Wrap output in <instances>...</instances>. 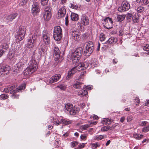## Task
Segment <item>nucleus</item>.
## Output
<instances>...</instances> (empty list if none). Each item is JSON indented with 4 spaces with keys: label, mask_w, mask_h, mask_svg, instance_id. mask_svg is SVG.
Returning a JSON list of instances; mask_svg holds the SVG:
<instances>
[{
    "label": "nucleus",
    "mask_w": 149,
    "mask_h": 149,
    "mask_svg": "<svg viewBox=\"0 0 149 149\" xmlns=\"http://www.w3.org/2000/svg\"><path fill=\"white\" fill-rule=\"evenodd\" d=\"M83 52L82 48L80 47L77 48L73 52L70 54L73 63H75L79 61Z\"/></svg>",
    "instance_id": "f257e3e1"
},
{
    "label": "nucleus",
    "mask_w": 149,
    "mask_h": 149,
    "mask_svg": "<svg viewBox=\"0 0 149 149\" xmlns=\"http://www.w3.org/2000/svg\"><path fill=\"white\" fill-rule=\"evenodd\" d=\"M62 30L59 26L54 27L53 33V37L56 41H59L61 38L62 36Z\"/></svg>",
    "instance_id": "f03ea898"
},
{
    "label": "nucleus",
    "mask_w": 149,
    "mask_h": 149,
    "mask_svg": "<svg viewBox=\"0 0 149 149\" xmlns=\"http://www.w3.org/2000/svg\"><path fill=\"white\" fill-rule=\"evenodd\" d=\"M16 38L19 41H21L24 38L26 33V28L25 26H19Z\"/></svg>",
    "instance_id": "7ed1b4c3"
},
{
    "label": "nucleus",
    "mask_w": 149,
    "mask_h": 149,
    "mask_svg": "<svg viewBox=\"0 0 149 149\" xmlns=\"http://www.w3.org/2000/svg\"><path fill=\"white\" fill-rule=\"evenodd\" d=\"M94 50V45L92 41H89L88 42L86 47V50L84 51L85 55L89 56L93 52Z\"/></svg>",
    "instance_id": "20e7f679"
},
{
    "label": "nucleus",
    "mask_w": 149,
    "mask_h": 149,
    "mask_svg": "<svg viewBox=\"0 0 149 149\" xmlns=\"http://www.w3.org/2000/svg\"><path fill=\"white\" fill-rule=\"evenodd\" d=\"M33 1L31 8V12L34 15H36L40 11V8L38 3L35 1L36 0H31Z\"/></svg>",
    "instance_id": "39448f33"
},
{
    "label": "nucleus",
    "mask_w": 149,
    "mask_h": 149,
    "mask_svg": "<svg viewBox=\"0 0 149 149\" xmlns=\"http://www.w3.org/2000/svg\"><path fill=\"white\" fill-rule=\"evenodd\" d=\"M130 4L126 1L122 2L121 6L118 8V10L120 12H123L129 10L130 8Z\"/></svg>",
    "instance_id": "423d86ee"
},
{
    "label": "nucleus",
    "mask_w": 149,
    "mask_h": 149,
    "mask_svg": "<svg viewBox=\"0 0 149 149\" xmlns=\"http://www.w3.org/2000/svg\"><path fill=\"white\" fill-rule=\"evenodd\" d=\"M10 67L8 65H1L0 67V74L1 75L8 74L10 71Z\"/></svg>",
    "instance_id": "0eeeda50"
},
{
    "label": "nucleus",
    "mask_w": 149,
    "mask_h": 149,
    "mask_svg": "<svg viewBox=\"0 0 149 149\" xmlns=\"http://www.w3.org/2000/svg\"><path fill=\"white\" fill-rule=\"evenodd\" d=\"M93 61H91L90 63L89 61L88 60L84 61L83 63L81 64L80 66H79V67H83L85 69L87 68L89 66V64L91 65V67H95L97 66V64H96V62L95 61L94 62L93 60Z\"/></svg>",
    "instance_id": "6e6552de"
},
{
    "label": "nucleus",
    "mask_w": 149,
    "mask_h": 149,
    "mask_svg": "<svg viewBox=\"0 0 149 149\" xmlns=\"http://www.w3.org/2000/svg\"><path fill=\"white\" fill-rule=\"evenodd\" d=\"M47 46L45 45L44 44H42L40 47L38 49L37 52H36V54H38V56H41L43 55L44 53L47 51ZM36 51H34L33 52V54H36Z\"/></svg>",
    "instance_id": "1a4fd4ad"
},
{
    "label": "nucleus",
    "mask_w": 149,
    "mask_h": 149,
    "mask_svg": "<svg viewBox=\"0 0 149 149\" xmlns=\"http://www.w3.org/2000/svg\"><path fill=\"white\" fill-rule=\"evenodd\" d=\"M104 21L105 22V27L108 29H110L113 28V21L111 18L107 17L104 19Z\"/></svg>",
    "instance_id": "9d476101"
},
{
    "label": "nucleus",
    "mask_w": 149,
    "mask_h": 149,
    "mask_svg": "<svg viewBox=\"0 0 149 149\" xmlns=\"http://www.w3.org/2000/svg\"><path fill=\"white\" fill-rule=\"evenodd\" d=\"M89 22V19L88 17L85 15H83L81 18L80 24L83 26L88 25Z\"/></svg>",
    "instance_id": "9b49d317"
},
{
    "label": "nucleus",
    "mask_w": 149,
    "mask_h": 149,
    "mask_svg": "<svg viewBox=\"0 0 149 149\" xmlns=\"http://www.w3.org/2000/svg\"><path fill=\"white\" fill-rule=\"evenodd\" d=\"M42 38L44 42L46 45H49L50 43L49 34L46 31H43L42 34Z\"/></svg>",
    "instance_id": "f8f14e48"
},
{
    "label": "nucleus",
    "mask_w": 149,
    "mask_h": 149,
    "mask_svg": "<svg viewBox=\"0 0 149 149\" xmlns=\"http://www.w3.org/2000/svg\"><path fill=\"white\" fill-rule=\"evenodd\" d=\"M37 36H32L31 37H30L28 40V45L30 47H33L35 45Z\"/></svg>",
    "instance_id": "ddd939ff"
},
{
    "label": "nucleus",
    "mask_w": 149,
    "mask_h": 149,
    "mask_svg": "<svg viewBox=\"0 0 149 149\" xmlns=\"http://www.w3.org/2000/svg\"><path fill=\"white\" fill-rule=\"evenodd\" d=\"M54 57L56 61L58 60L60 58L61 52L57 47H55L54 49Z\"/></svg>",
    "instance_id": "4468645a"
},
{
    "label": "nucleus",
    "mask_w": 149,
    "mask_h": 149,
    "mask_svg": "<svg viewBox=\"0 0 149 149\" xmlns=\"http://www.w3.org/2000/svg\"><path fill=\"white\" fill-rule=\"evenodd\" d=\"M15 88V86H12L9 88V90L10 91L13 90L10 93L12 94L11 97L13 99H18L19 97V95L16 94V93L18 92L17 91V90H13V89Z\"/></svg>",
    "instance_id": "2eb2a0df"
},
{
    "label": "nucleus",
    "mask_w": 149,
    "mask_h": 149,
    "mask_svg": "<svg viewBox=\"0 0 149 149\" xmlns=\"http://www.w3.org/2000/svg\"><path fill=\"white\" fill-rule=\"evenodd\" d=\"M61 75L60 74H56L52 76L49 79V82L52 84L58 81L61 78Z\"/></svg>",
    "instance_id": "dca6fc26"
},
{
    "label": "nucleus",
    "mask_w": 149,
    "mask_h": 149,
    "mask_svg": "<svg viewBox=\"0 0 149 149\" xmlns=\"http://www.w3.org/2000/svg\"><path fill=\"white\" fill-rule=\"evenodd\" d=\"M29 66L31 68H32L33 70H36L37 69L38 67L37 63L35 60H31L29 62Z\"/></svg>",
    "instance_id": "f3484780"
},
{
    "label": "nucleus",
    "mask_w": 149,
    "mask_h": 149,
    "mask_svg": "<svg viewBox=\"0 0 149 149\" xmlns=\"http://www.w3.org/2000/svg\"><path fill=\"white\" fill-rule=\"evenodd\" d=\"M79 33V32L75 31H72L71 33V35L72 38L75 41H78L80 39V38L78 34Z\"/></svg>",
    "instance_id": "a211bd4d"
},
{
    "label": "nucleus",
    "mask_w": 149,
    "mask_h": 149,
    "mask_svg": "<svg viewBox=\"0 0 149 149\" xmlns=\"http://www.w3.org/2000/svg\"><path fill=\"white\" fill-rule=\"evenodd\" d=\"M35 71V70H33L32 68H31L29 66L24 70V74L25 75L29 76Z\"/></svg>",
    "instance_id": "6ab92c4d"
},
{
    "label": "nucleus",
    "mask_w": 149,
    "mask_h": 149,
    "mask_svg": "<svg viewBox=\"0 0 149 149\" xmlns=\"http://www.w3.org/2000/svg\"><path fill=\"white\" fill-rule=\"evenodd\" d=\"M66 14V10L65 8L62 7L59 9L58 11V17L60 18L64 17Z\"/></svg>",
    "instance_id": "aec40b11"
},
{
    "label": "nucleus",
    "mask_w": 149,
    "mask_h": 149,
    "mask_svg": "<svg viewBox=\"0 0 149 149\" xmlns=\"http://www.w3.org/2000/svg\"><path fill=\"white\" fill-rule=\"evenodd\" d=\"M18 14L17 13H15L13 14H12L10 15H8L6 18V20L7 22H9L12 21L13 19L17 16Z\"/></svg>",
    "instance_id": "412c9836"
},
{
    "label": "nucleus",
    "mask_w": 149,
    "mask_h": 149,
    "mask_svg": "<svg viewBox=\"0 0 149 149\" xmlns=\"http://www.w3.org/2000/svg\"><path fill=\"white\" fill-rule=\"evenodd\" d=\"M52 13L44 12L43 18L45 21H49L51 18Z\"/></svg>",
    "instance_id": "4be33fe9"
},
{
    "label": "nucleus",
    "mask_w": 149,
    "mask_h": 149,
    "mask_svg": "<svg viewBox=\"0 0 149 149\" xmlns=\"http://www.w3.org/2000/svg\"><path fill=\"white\" fill-rule=\"evenodd\" d=\"M70 17L71 19L73 21H77L79 19V15L74 13H72L71 14Z\"/></svg>",
    "instance_id": "5701e85b"
},
{
    "label": "nucleus",
    "mask_w": 149,
    "mask_h": 149,
    "mask_svg": "<svg viewBox=\"0 0 149 149\" xmlns=\"http://www.w3.org/2000/svg\"><path fill=\"white\" fill-rule=\"evenodd\" d=\"M80 110V109L79 108L73 107L72 108L71 110L70 111V113L71 115H74L76 113L79 112Z\"/></svg>",
    "instance_id": "b1692460"
},
{
    "label": "nucleus",
    "mask_w": 149,
    "mask_h": 149,
    "mask_svg": "<svg viewBox=\"0 0 149 149\" xmlns=\"http://www.w3.org/2000/svg\"><path fill=\"white\" fill-rule=\"evenodd\" d=\"M117 42V39L112 37L110 38L106 42V43L107 44H111L113 42L116 43Z\"/></svg>",
    "instance_id": "393cba45"
},
{
    "label": "nucleus",
    "mask_w": 149,
    "mask_h": 149,
    "mask_svg": "<svg viewBox=\"0 0 149 149\" xmlns=\"http://www.w3.org/2000/svg\"><path fill=\"white\" fill-rule=\"evenodd\" d=\"M61 123L62 124H64L65 125L71 124L72 123V121L69 120H66L63 118L60 120Z\"/></svg>",
    "instance_id": "a878e982"
},
{
    "label": "nucleus",
    "mask_w": 149,
    "mask_h": 149,
    "mask_svg": "<svg viewBox=\"0 0 149 149\" xmlns=\"http://www.w3.org/2000/svg\"><path fill=\"white\" fill-rule=\"evenodd\" d=\"M24 65V64L21 62H19L15 65V67L18 68L19 70H20L21 71L23 69Z\"/></svg>",
    "instance_id": "bb28decb"
},
{
    "label": "nucleus",
    "mask_w": 149,
    "mask_h": 149,
    "mask_svg": "<svg viewBox=\"0 0 149 149\" xmlns=\"http://www.w3.org/2000/svg\"><path fill=\"white\" fill-rule=\"evenodd\" d=\"M8 45L5 43L1 44L0 46V49H2L3 51H5V52L8 49Z\"/></svg>",
    "instance_id": "cd10ccee"
},
{
    "label": "nucleus",
    "mask_w": 149,
    "mask_h": 149,
    "mask_svg": "<svg viewBox=\"0 0 149 149\" xmlns=\"http://www.w3.org/2000/svg\"><path fill=\"white\" fill-rule=\"evenodd\" d=\"M125 17V15H117V21L120 22L124 20Z\"/></svg>",
    "instance_id": "c85d7f7f"
},
{
    "label": "nucleus",
    "mask_w": 149,
    "mask_h": 149,
    "mask_svg": "<svg viewBox=\"0 0 149 149\" xmlns=\"http://www.w3.org/2000/svg\"><path fill=\"white\" fill-rule=\"evenodd\" d=\"M87 94L88 92L87 91L84 90H81L78 93V95L81 97L85 96Z\"/></svg>",
    "instance_id": "c756f323"
},
{
    "label": "nucleus",
    "mask_w": 149,
    "mask_h": 149,
    "mask_svg": "<svg viewBox=\"0 0 149 149\" xmlns=\"http://www.w3.org/2000/svg\"><path fill=\"white\" fill-rule=\"evenodd\" d=\"M138 3H141L146 5L148 4V6L149 8V0H136Z\"/></svg>",
    "instance_id": "7c9ffc66"
},
{
    "label": "nucleus",
    "mask_w": 149,
    "mask_h": 149,
    "mask_svg": "<svg viewBox=\"0 0 149 149\" xmlns=\"http://www.w3.org/2000/svg\"><path fill=\"white\" fill-rule=\"evenodd\" d=\"M73 107V106L72 104L70 103H68L66 104L65 106V107L66 109L70 112L71 110Z\"/></svg>",
    "instance_id": "2f4dec72"
},
{
    "label": "nucleus",
    "mask_w": 149,
    "mask_h": 149,
    "mask_svg": "<svg viewBox=\"0 0 149 149\" xmlns=\"http://www.w3.org/2000/svg\"><path fill=\"white\" fill-rule=\"evenodd\" d=\"M81 84H82L81 83L77 81L76 83L73 85V86L74 88L76 89H80Z\"/></svg>",
    "instance_id": "473e14b6"
},
{
    "label": "nucleus",
    "mask_w": 149,
    "mask_h": 149,
    "mask_svg": "<svg viewBox=\"0 0 149 149\" xmlns=\"http://www.w3.org/2000/svg\"><path fill=\"white\" fill-rule=\"evenodd\" d=\"M26 87V84H21L17 88L15 89V90H17V91L19 92L22 90L24 89Z\"/></svg>",
    "instance_id": "72a5a7b5"
},
{
    "label": "nucleus",
    "mask_w": 149,
    "mask_h": 149,
    "mask_svg": "<svg viewBox=\"0 0 149 149\" xmlns=\"http://www.w3.org/2000/svg\"><path fill=\"white\" fill-rule=\"evenodd\" d=\"M139 19L138 16L136 15H134L132 17V21L134 23H137L139 22Z\"/></svg>",
    "instance_id": "f704fd0d"
},
{
    "label": "nucleus",
    "mask_w": 149,
    "mask_h": 149,
    "mask_svg": "<svg viewBox=\"0 0 149 149\" xmlns=\"http://www.w3.org/2000/svg\"><path fill=\"white\" fill-rule=\"evenodd\" d=\"M52 8L50 7L47 6L45 8L44 12L52 13Z\"/></svg>",
    "instance_id": "c9c22d12"
},
{
    "label": "nucleus",
    "mask_w": 149,
    "mask_h": 149,
    "mask_svg": "<svg viewBox=\"0 0 149 149\" xmlns=\"http://www.w3.org/2000/svg\"><path fill=\"white\" fill-rule=\"evenodd\" d=\"M28 0H22L19 3V6H23L26 5L27 3Z\"/></svg>",
    "instance_id": "e433bc0d"
},
{
    "label": "nucleus",
    "mask_w": 149,
    "mask_h": 149,
    "mask_svg": "<svg viewBox=\"0 0 149 149\" xmlns=\"http://www.w3.org/2000/svg\"><path fill=\"white\" fill-rule=\"evenodd\" d=\"M8 97V95L7 94H2L0 96V98L2 99L3 100L7 99Z\"/></svg>",
    "instance_id": "4c0bfd02"
},
{
    "label": "nucleus",
    "mask_w": 149,
    "mask_h": 149,
    "mask_svg": "<svg viewBox=\"0 0 149 149\" xmlns=\"http://www.w3.org/2000/svg\"><path fill=\"white\" fill-rule=\"evenodd\" d=\"M100 146V144L98 143H93L92 144V148L95 149L97 147H99Z\"/></svg>",
    "instance_id": "58836bf2"
},
{
    "label": "nucleus",
    "mask_w": 149,
    "mask_h": 149,
    "mask_svg": "<svg viewBox=\"0 0 149 149\" xmlns=\"http://www.w3.org/2000/svg\"><path fill=\"white\" fill-rule=\"evenodd\" d=\"M145 8L142 6H139L137 9V11L138 13H141L144 10Z\"/></svg>",
    "instance_id": "ea45409f"
},
{
    "label": "nucleus",
    "mask_w": 149,
    "mask_h": 149,
    "mask_svg": "<svg viewBox=\"0 0 149 149\" xmlns=\"http://www.w3.org/2000/svg\"><path fill=\"white\" fill-rule=\"evenodd\" d=\"M103 137V136L102 135H100L98 136H96L94 137V139L97 140H100L102 139Z\"/></svg>",
    "instance_id": "a19ab883"
},
{
    "label": "nucleus",
    "mask_w": 149,
    "mask_h": 149,
    "mask_svg": "<svg viewBox=\"0 0 149 149\" xmlns=\"http://www.w3.org/2000/svg\"><path fill=\"white\" fill-rule=\"evenodd\" d=\"M86 72L84 71H83L81 72V74L79 77V79H81L83 78L84 77V74H86Z\"/></svg>",
    "instance_id": "79ce46f5"
},
{
    "label": "nucleus",
    "mask_w": 149,
    "mask_h": 149,
    "mask_svg": "<svg viewBox=\"0 0 149 149\" xmlns=\"http://www.w3.org/2000/svg\"><path fill=\"white\" fill-rule=\"evenodd\" d=\"M77 70H78L77 67H75L73 68L70 71L72 73V74H73L77 72Z\"/></svg>",
    "instance_id": "37998d69"
},
{
    "label": "nucleus",
    "mask_w": 149,
    "mask_h": 149,
    "mask_svg": "<svg viewBox=\"0 0 149 149\" xmlns=\"http://www.w3.org/2000/svg\"><path fill=\"white\" fill-rule=\"evenodd\" d=\"M73 74L70 71H69L68 72V75L66 77V79H69L70 78L72 75Z\"/></svg>",
    "instance_id": "c03bdc74"
},
{
    "label": "nucleus",
    "mask_w": 149,
    "mask_h": 149,
    "mask_svg": "<svg viewBox=\"0 0 149 149\" xmlns=\"http://www.w3.org/2000/svg\"><path fill=\"white\" fill-rule=\"evenodd\" d=\"M133 15L132 14L128 13L126 15V18L127 19L131 20V19ZM130 21V20H129Z\"/></svg>",
    "instance_id": "a18cd8bd"
},
{
    "label": "nucleus",
    "mask_w": 149,
    "mask_h": 149,
    "mask_svg": "<svg viewBox=\"0 0 149 149\" xmlns=\"http://www.w3.org/2000/svg\"><path fill=\"white\" fill-rule=\"evenodd\" d=\"M134 102L136 104V105H138L140 101L138 97H136L134 99Z\"/></svg>",
    "instance_id": "49530a36"
},
{
    "label": "nucleus",
    "mask_w": 149,
    "mask_h": 149,
    "mask_svg": "<svg viewBox=\"0 0 149 149\" xmlns=\"http://www.w3.org/2000/svg\"><path fill=\"white\" fill-rule=\"evenodd\" d=\"M105 39L104 35L103 33H101L100 36V40L102 41L104 40Z\"/></svg>",
    "instance_id": "de8ad7c7"
},
{
    "label": "nucleus",
    "mask_w": 149,
    "mask_h": 149,
    "mask_svg": "<svg viewBox=\"0 0 149 149\" xmlns=\"http://www.w3.org/2000/svg\"><path fill=\"white\" fill-rule=\"evenodd\" d=\"M49 0H41V4L42 5L45 6L48 3Z\"/></svg>",
    "instance_id": "09e8293b"
},
{
    "label": "nucleus",
    "mask_w": 149,
    "mask_h": 149,
    "mask_svg": "<svg viewBox=\"0 0 149 149\" xmlns=\"http://www.w3.org/2000/svg\"><path fill=\"white\" fill-rule=\"evenodd\" d=\"M101 130L102 131L104 132L108 130L107 126H105L102 127L101 128Z\"/></svg>",
    "instance_id": "8fccbe9b"
},
{
    "label": "nucleus",
    "mask_w": 149,
    "mask_h": 149,
    "mask_svg": "<svg viewBox=\"0 0 149 149\" xmlns=\"http://www.w3.org/2000/svg\"><path fill=\"white\" fill-rule=\"evenodd\" d=\"M13 69V72L15 73H19L20 71V70H19V69L18 68H15V65L14 66Z\"/></svg>",
    "instance_id": "3c124183"
},
{
    "label": "nucleus",
    "mask_w": 149,
    "mask_h": 149,
    "mask_svg": "<svg viewBox=\"0 0 149 149\" xmlns=\"http://www.w3.org/2000/svg\"><path fill=\"white\" fill-rule=\"evenodd\" d=\"M143 131L144 132H147L149 130V125L146 127L143 128Z\"/></svg>",
    "instance_id": "603ef678"
},
{
    "label": "nucleus",
    "mask_w": 149,
    "mask_h": 149,
    "mask_svg": "<svg viewBox=\"0 0 149 149\" xmlns=\"http://www.w3.org/2000/svg\"><path fill=\"white\" fill-rule=\"evenodd\" d=\"M69 21H68V14L67 16H66L65 18V24L66 26H68V25Z\"/></svg>",
    "instance_id": "864d4df0"
},
{
    "label": "nucleus",
    "mask_w": 149,
    "mask_h": 149,
    "mask_svg": "<svg viewBox=\"0 0 149 149\" xmlns=\"http://www.w3.org/2000/svg\"><path fill=\"white\" fill-rule=\"evenodd\" d=\"M71 146L73 147H75V146L78 145V142L77 141H73L71 143Z\"/></svg>",
    "instance_id": "5fc2aeb1"
},
{
    "label": "nucleus",
    "mask_w": 149,
    "mask_h": 149,
    "mask_svg": "<svg viewBox=\"0 0 149 149\" xmlns=\"http://www.w3.org/2000/svg\"><path fill=\"white\" fill-rule=\"evenodd\" d=\"M143 49L147 51H149V45H146L143 47Z\"/></svg>",
    "instance_id": "6e6d98bb"
},
{
    "label": "nucleus",
    "mask_w": 149,
    "mask_h": 149,
    "mask_svg": "<svg viewBox=\"0 0 149 149\" xmlns=\"http://www.w3.org/2000/svg\"><path fill=\"white\" fill-rule=\"evenodd\" d=\"M89 127V126L88 125H84L82 127V130H86Z\"/></svg>",
    "instance_id": "4d7b16f0"
},
{
    "label": "nucleus",
    "mask_w": 149,
    "mask_h": 149,
    "mask_svg": "<svg viewBox=\"0 0 149 149\" xmlns=\"http://www.w3.org/2000/svg\"><path fill=\"white\" fill-rule=\"evenodd\" d=\"M84 145L85 144L84 143H80L78 146V148L80 149L84 147Z\"/></svg>",
    "instance_id": "13d9d810"
},
{
    "label": "nucleus",
    "mask_w": 149,
    "mask_h": 149,
    "mask_svg": "<svg viewBox=\"0 0 149 149\" xmlns=\"http://www.w3.org/2000/svg\"><path fill=\"white\" fill-rule=\"evenodd\" d=\"M124 34V32L123 31V29H120L119 31V35L120 36H121L123 35Z\"/></svg>",
    "instance_id": "bf43d9fd"
},
{
    "label": "nucleus",
    "mask_w": 149,
    "mask_h": 149,
    "mask_svg": "<svg viewBox=\"0 0 149 149\" xmlns=\"http://www.w3.org/2000/svg\"><path fill=\"white\" fill-rule=\"evenodd\" d=\"M70 8H72L76 9L78 8V6L77 5H74L73 4H71Z\"/></svg>",
    "instance_id": "052dcab7"
},
{
    "label": "nucleus",
    "mask_w": 149,
    "mask_h": 149,
    "mask_svg": "<svg viewBox=\"0 0 149 149\" xmlns=\"http://www.w3.org/2000/svg\"><path fill=\"white\" fill-rule=\"evenodd\" d=\"M132 120V116H127V120L128 122H130Z\"/></svg>",
    "instance_id": "680f3d73"
},
{
    "label": "nucleus",
    "mask_w": 149,
    "mask_h": 149,
    "mask_svg": "<svg viewBox=\"0 0 149 149\" xmlns=\"http://www.w3.org/2000/svg\"><path fill=\"white\" fill-rule=\"evenodd\" d=\"M109 120L108 118H104V119L102 121L101 123H102V124H103L104 123H105V125H106V123L107 122V120Z\"/></svg>",
    "instance_id": "e2e57ef3"
},
{
    "label": "nucleus",
    "mask_w": 149,
    "mask_h": 149,
    "mask_svg": "<svg viewBox=\"0 0 149 149\" xmlns=\"http://www.w3.org/2000/svg\"><path fill=\"white\" fill-rule=\"evenodd\" d=\"M54 123L56 125H58L60 123H61V121H55L54 122Z\"/></svg>",
    "instance_id": "0e129e2a"
},
{
    "label": "nucleus",
    "mask_w": 149,
    "mask_h": 149,
    "mask_svg": "<svg viewBox=\"0 0 149 149\" xmlns=\"http://www.w3.org/2000/svg\"><path fill=\"white\" fill-rule=\"evenodd\" d=\"M134 138L138 139H140V137H139V135L138 134H135L134 135Z\"/></svg>",
    "instance_id": "69168bd1"
},
{
    "label": "nucleus",
    "mask_w": 149,
    "mask_h": 149,
    "mask_svg": "<svg viewBox=\"0 0 149 149\" xmlns=\"http://www.w3.org/2000/svg\"><path fill=\"white\" fill-rule=\"evenodd\" d=\"M4 52H5V51H3L2 49H0V57L3 55Z\"/></svg>",
    "instance_id": "338daca9"
},
{
    "label": "nucleus",
    "mask_w": 149,
    "mask_h": 149,
    "mask_svg": "<svg viewBox=\"0 0 149 149\" xmlns=\"http://www.w3.org/2000/svg\"><path fill=\"white\" fill-rule=\"evenodd\" d=\"M88 37L87 35L86 34H84L83 35V40H86Z\"/></svg>",
    "instance_id": "774afa93"
}]
</instances>
